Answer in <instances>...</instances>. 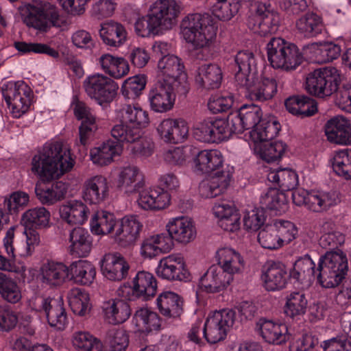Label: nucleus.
<instances>
[{
    "instance_id": "nucleus-1",
    "label": "nucleus",
    "mask_w": 351,
    "mask_h": 351,
    "mask_svg": "<svg viewBox=\"0 0 351 351\" xmlns=\"http://www.w3.org/2000/svg\"><path fill=\"white\" fill-rule=\"evenodd\" d=\"M75 161L70 149L61 141L46 143L34 156L31 171L43 182L35 187L36 197L43 204L52 205L64 198L68 184L58 179L73 167Z\"/></svg>"
},
{
    "instance_id": "nucleus-2",
    "label": "nucleus",
    "mask_w": 351,
    "mask_h": 351,
    "mask_svg": "<svg viewBox=\"0 0 351 351\" xmlns=\"http://www.w3.org/2000/svg\"><path fill=\"white\" fill-rule=\"evenodd\" d=\"M180 29L184 39L194 49H208L215 40L217 28L210 15L195 13L182 19Z\"/></svg>"
},
{
    "instance_id": "nucleus-3",
    "label": "nucleus",
    "mask_w": 351,
    "mask_h": 351,
    "mask_svg": "<svg viewBox=\"0 0 351 351\" xmlns=\"http://www.w3.org/2000/svg\"><path fill=\"white\" fill-rule=\"evenodd\" d=\"M88 262L79 260L67 267L62 262L48 261L41 267L42 281L51 287H58L64 283L74 280L76 283L86 285Z\"/></svg>"
},
{
    "instance_id": "nucleus-4",
    "label": "nucleus",
    "mask_w": 351,
    "mask_h": 351,
    "mask_svg": "<svg viewBox=\"0 0 351 351\" xmlns=\"http://www.w3.org/2000/svg\"><path fill=\"white\" fill-rule=\"evenodd\" d=\"M24 23L40 32H46L53 26L62 23L58 8L45 1H34L27 3L21 12Z\"/></svg>"
},
{
    "instance_id": "nucleus-5",
    "label": "nucleus",
    "mask_w": 351,
    "mask_h": 351,
    "mask_svg": "<svg viewBox=\"0 0 351 351\" xmlns=\"http://www.w3.org/2000/svg\"><path fill=\"white\" fill-rule=\"evenodd\" d=\"M348 269L347 258L343 252H328L319 258L317 280L323 287H335L344 278Z\"/></svg>"
},
{
    "instance_id": "nucleus-6",
    "label": "nucleus",
    "mask_w": 351,
    "mask_h": 351,
    "mask_svg": "<svg viewBox=\"0 0 351 351\" xmlns=\"http://www.w3.org/2000/svg\"><path fill=\"white\" fill-rule=\"evenodd\" d=\"M268 60L272 67L287 71L295 70L302 62L298 47L280 37H274L267 45Z\"/></svg>"
},
{
    "instance_id": "nucleus-7",
    "label": "nucleus",
    "mask_w": 351,
    "mask_h": 351,
    "mask_svg": "<svg viewBox=\"0 0 351 351\" xmlns=\"http://www.w3.org/2000/svg\"><path fill=\"white\" fill-rule=\"evenodd\" d=\"M1 92L14 118L19 119L28 111L34 94L25 82H7L3 84Z\"/></svg>"
},
{
    "instance_id": "nucleus-8",
    "label": "nucleus",
    "mask_w": 351,
    "mask_h": 351,
    "mask_svg": "<svg viewBox=\"0 0 351 351\" xmlns=\"http://www.w3.org/2000/svg\"><path fill=\"white\" fill-rule=\"evenodd\" d=\"M279 25V14L271 8L267 1H257L254 10L248 16L247 20L248 28L261 36L275 34Z\"/></svg>"
},
{
    "instance_id": "nucleus-9",
    "label": "nucleus",
    "mask_w": 351,
    "mask_h": 351,
    "mask_svg": "<svg viewBox=\"0 0 351 351\" xmlns=\"http://www.w3.org/2000/svg\"><path fill=\"white\" fill-rule=\"evenodd\" d=\"M340 75L335 67H324L310 73L306 80V91L314 96L324 98L337 90Z\"/></svg>"
},
{
    "instance_id": "nucleus-10",
    "label": "nucleus",
    "mask_w": 351,
    "mask_h": 351,
    "mask_svg": "<svg viewBox=\"0 0 351 351\" xmlns=\"http://www.w3.org/2000/svg\"><path fill=\"white\" fill-rule=\"evenodd\" d=\"M293 203L299 206H304L313 212L320 213L337 204L338 196L335 192L322 191H307L298 189L292 193Z\"/></svg>"
},
{
    "instance_id": "nucleus-11",
    "label": "nucleus",
    "mask_w": 351,
    "mask_h": 351,
    "mask_svg": "<svg viewBox=\"0 0 351 351\" xmlns=\"http://www.w3.org/2000/svg\"><path fill=\"white\" fill-rule=\"evenodd\" d=\"M234 133L237 132L230 121V114L227 119L204 120L194 130L195 138L205 143H219L228 139Z\"/></svg>"
},
{
    "instance_id": "nucleus-12",
    "label": "nucleus",
    "mask_w": 351,
    "mask_h": 351,
    "mask_svg": "<svg viewBox=\"0 0 351 351\" xmlns=\"http://www.w3.org/2000/svg\"><path fill=\"white\" fill-rule=\"evenodd\" d=\"M235 312L232 309H222L210 315L203 328V335L206 341L212 344L223 340L228 330L232 326Z\"/></svg>"
},
{
    "instance_id": "nucleus-13",
    "label": "nucleus",
    "mask_w": 351,
    "mask_h": 351,
    "mask_svg": "<svg viewBox=\"0 0 351 351\" xmlns=\"http://www.w3.org/2000/svg\"><path fill=\"white\" fill-rule=\"evenodd\" d=\"M132 282V287L125 285L120 287L117 291L119 295L127 297L130 300L135 298L148 300L156 293V280L153 274L148 271H138Z\"/></svg>"
},
{
    "instance_id": "nucleus-14",
    "label": "nucleus",
    "mask_w": 351,
    "mask_h": 351,
    "mask_svg": "<svg viewBox=\"0 0 351 351\" xmlns=\"http://www.w3.org/2000/svg\"><path fill=\"white\" fill-rule=\"evenodd\" d=\"M118 89L117 83L103 74L89 76V97L101 106L112 102Z\"/></svg>"
},
{
    "instance_id": "nucleus-15",
    "label": "nucleus",
    "mask_w": 351,
    "mask_h": 351,
    "mask_svg": "<svg viewBox=\"0 0 351 351\" xmlns=\"http://www.w3.org/2000/svg\"><path fill=\"white\" fill-rule=\"evenodd\" d=\"M180 7L174 0H160L150 8L149 14L158 29H169L176 24Z\"/></svg>"
},
{
    "instance_id": "nucleus-16",
    "label": "nucleus",
    "mask_w": 351,
    "mask_h": 351,
    "mask_svg": "<svg viewBox=\"0 0 351 351\" xmlns=\"http://www.w3.org/2000/svg\"><path fill=\"white\" fill-rule=\"evenodd\" d=\"M142 228L136 216H125L117 222L113 239L121 247H130L138 239Z\"/></svg>"
},
{
    "instance_id": "nucleus-17",
    "label": "nucleus",
    "mask_w": 351,
    "mask_h": 351,
    "mask_svg": "<svg viewBox=\"0 0 351 351\" xmlns=\"http://www.w3.org/2000/svg\"><path fill=\"white\" fill-rule=\"evenodd\" d=\"M157 276L167 280H184L189 277L184 257L173 254L160 259L156 269Z\"/></svg>"
},
{
    "instance_id": "nucleus-18",
    "label": "nucleus",
    "mask_w": 351,
    "mask_h": 351,
    "mask_svg": "<svg viewBox=\"0 0 351 351\" xmlns=\"http://www.w3.org/2000/svg\"><path fill=\"white\" fill-rule=\"evenodd\" d=\"M158 82L172 85L185 80L186 74L182 60L174 55L161 57L158 62Z\"/></svg>"
},
{
    "instance_id": "nucleus-19",
    "label": "nucleus",
    "mask_w": 351,
    "mask_h": 351,
    "mask_svg": "<svg viewBox=\"0 0 351 351\" xmlns=\"http://www.w3.org/2000/svg\"><path fill=\"white\" fill-rule=\"evenodd\" d=\"M100 266L104 277L117 282L127 278L130 267L125 257L119 252L106 254L100 261Z\"/></svg>"
},
{
    "instance_id": "nucleus-20",
    "label": "nucleus",
    "mask_w": 351,
    "mask_h": 351,
    "mask_svg": "<svg viewBox=\"0 0 351 351\" xmlns=\"http://www.w3.org/2000/svg\"><path fill=\"white\" fill-rule=\"evenodd\" d=\"M262 115L259 106L245 104L238 111L230 114V121L237 133H242L245 130L256 128L262 120Z\"/></svg>"
},
{
    "instance_id": "nucleus-21",
    "label": "nucleus",
    "mask_w": 351,
    "mask_h": 351,
    "mask_svg": "<svg viewBox=\"0 0 351 351\" xmlns=\"http://www.w3.org/2000/svg\"><path fill=\"white\" fill-rule=\"evenodd\" d=\"M175 99L174 85L164 82L158 81L149 91L151 108L157 112L170 110L173 106Z\"/></svg>"
},
{
    "instance_id": "nucleus-22",
    "label": "nucleus",
    "mask_w": 351,
    "mask_h": 351,
    "mask_svg": "<svg viewBox=\"0 0 351 351\" xmlns=\"http://www.w3.org/2000/svg\"><path fill=\"white\" fill-rule=\"evenodd\" d=\"M239 87L246 90L251 100L260 102L271 99L277 92V83L275 79L262 77L259 80L258 75L252 80L246 82V84Z\"/></svg>"
},
{
    "instance_id": "nucleus-23",
    "label": "nucleus",
    "mask_w": 351,
    "mask_h": 351,
    "mask_svg": "<svg viewBox=\"0 0 351 351\" xmlns=\"http://www.w3.org/2000/svg\"><path fill=\"white\" fill-rule=\"evenodd\" d=\"M232 176V172L228 168L216 171L199 184L200 195L204 198H213L223 193L229 186Z\"/></svg>"
},
{
    "instance_id": "nucleus-24",
    "label": "nucleus",
    "mask_w": 351,
    "mask_h": 351,
    "mask_svg": "<svg viewBox=\"0 0 351 351\" xmlns=\"http://www.w3.org/2000/svg\"><path fill=\"white\" fill-rule=\"evenodd\" d=\"M327 139L333 143L348 145L351 144V124L341 116L330 119L325 125Z\"/></svg>"
},
{
    "instance_id": "nucleus-25",
    "label": "nucleus",
    "mask_w": 351,
    "mask_h": 351,
    "mask_svg": "<svg viewBox=\"0 0 351 351\" xmlns=\"http://www.w3.org/2000/svg\"><path fill=\"white\" fill-rule=\"evenodd\" d=\"M145 185L144 176L140 169L134 165L121 168L117 180V188L127 194L139 191Z\"/></svg>"
},
{
    "instance_id": "nucleus-26",
    "label": "nucleus",
    "mask_w": 351,
    "mask_h": 351,
    "mask_svg": "<svg viewBox=\"0 0 351 351\" xmlns=\"http://www.w3.org/2000/svg\"><path fill=\"white\" fill-rule=\"evenodd\" d=\"M157 131L165 142L176 144L187 138L189 127L182 119H167L160 122Z\"/></svg>"
},
{
    "instance_id": "nucleus-27",
    "label": "nucleus",
    "mask_w": 351,
    "mask_h": 351,
    "mask_svg": "<svg viewBox=\"0 0 351 351\" xmlns=\"http://www.w3.org/2000/svg\"><path fill=\"white\" fill-rule=\"evenodd\" d=\"M238 70L234 79L237 86L246 84V82L252 80L258 75L256 60L252 52L249 51H239L234 58Z\"/></svg>"
},
{
    "instance_id": "nucleus-28",
    "label": "nucleus",
    "mask_w": 351,
    "mask_h": 351,
    "mask_svg": "<svg viewBox=\"0 0 351 351\" xmlns=\"http://www.w3.org/2000/svg\"><path fill=\"white\" fill-rule=\"evenodd\" d=\"M169 234L180 243L186 244L196 237V229L193 220L186 217L172 218L166 225Z\"/></svg>"
},
{
    "instance_id": "nucleus-29",
    "label": "nucleus",
    "mask_w": 351,
    "mask_h": 351,
    "mask_svg": "<svg viewBox=\"0 0 351 351\" xmlns=\"http://www.w3.org/2000/svg\"><path fill=\"white\" fill-rule=\"evenodd\" d=\"M40 308L51 327L60 330L66 328L69 320L62 302L54 298H42Z\"/></svg>"
},
{
    "instance_id": "nucleus-30",
    "label": "nucleus",
    "mask_w": 351,
    "mask_h": 351,
    "mask_svg": "<svg viewBox=\"0 0 351 351\" xmlns=\"http://www.w3.org/2000/svg\"><path fill=\"white\" fill-rule=\"evenodd\" d=\"M101 309L105 319L112 325L125 322L132 313L128 303L119 298H111L104 301L102 303Z\"/></svg>"
},
{
    "instance_id": "nucleus-31",
    "label": "nucleus",
    "mask_w": 351,
    "mask_h": 351,
    "mask_svg": "<svg viewBox=\"0 0 351 351\" xmlns=\"http://www.w3.org/2000/svg\"><path fill=\"white\" fill-rule=\"evenodd\" d=\"M216 258L219 267L230 275L233 280L234 274H240L245 267V261L240 253L232 248L223 247L217 251Z\"/></svg>"
},
{
    "instance_id": "nucleus-32",
    "label": "nucleus",
    "mask_w": 351,
    "mask_h": 351,
    "mask_svg": "<svg viewBox=\"0 0 351 351\" xmlns=\"http://www.w3.org/2000/svg\"><path fill=\"white\" fill-rule=\"evenodd\" d=\"M232 281L218 266L212 265L199 280L201 288L208 293H217L224 290Z\"/></svg>"
},
{
    "instance_id": "nucleus-33",
    "label": "nucleus",
    "mask_w": 351,
    "mask_h": 351,
    "mask_svg": "<svg viewBox=\"0 0 351 351\" xmlns=\"http://www.w3.org/2000/svg\"><path fill=\"white\" fill-rule=\"evenodd\" d=\"M138 206L146 210L165 208L170 202L169 194L162 189H148L139 193L137 200Z\"/></svg>"
},
{
    "instance_id": "nucleus-34",
    "label": "nucleus",
    "mask_w": 351,
    "mask_h": 351,
    "mask_svg": "<svg viewBox=\"0 0 351 351\" xmlns=\"http://www.w3.org/2000/svg\"><path fill=\"white\" fill-rule=\"evenodd\" d=\"M256 328L263 339L269 343L280 345L289 339L288 330L284 324L260 319L256 324Z\"/></svg>"
},
{
    "instance_id": "nucleus-35",
    "label": "nucleus",
    "mask_w": 351,
    "mask_h": 351,
    "mask_svg": "<svg viewBox=\"0 0 351 351\" xmlns=\"http://www.w3.org/2000/svg\"><path fill=\"white\" fill-rule=\"evenodd\" d=\"M156 304L160 313L167 318L179 317L183 313L184 301L178 294L173 291L161 293Z\"/></svg>"
},
{
    "instance_id": "nucleus-36",
    "label": "nucleus",
    "mask_w": 351,
    "mask_h": 351,
    "mask_svg": "<svg viewBox=\"0 0 351 351\" xmlns=\"http://www.w3.org/2000/svg\"><path fill=\"white\" fill-rule=\"evenodd\" d=\"M262 278L267 291L282 289L287 282L286 267L280 262H269Z\"/></svg>"
},
{
    "instance_id": "nucleus-37",
    "label": "nucleus",
    "mask_w": 351,
    "mask_h": 351,
    "mask_svg": "<svg viewBox=\"0 0 351 351\" xmlns=\"http://www.w3.org/2000/svg\"><path fill=\"white\" fill-rule=\"evenodd\" d=\"M214 215L219 219V226L226 231L234 232L239 229L240 217L232 205L227 202L215 204Z\"/></svg>"
},
{
    "instance_id": "nucleus-38",
    "label": "nucleus",
    "mask_w": 351,
    "mask_h": 351,
    "mask_svg": "<svg viewBox=\"0 0 351 351\" xmlns=\"http://www.w3.org/2000/svg\"><path fill=\"white\" fill-rule=\"evenodd\" d=\"M195 82L206 89L218 88L222 80V72L217 64H205L198 67L195 77Z\"/></svg>"
},
{
    "instance_id": "nucleus-39",
    "label": "nucleus",
    "mask_w": 351,
    "mask_h": 351,
    "mask_svg": "<svg viewBox=\"0 0 351 351\" xmlns=\"http://www.w3.org/2000/svg\"><path fill=\"white\" fill-rule=\"evenodd\" d=\"M99 34L104 42L112 47H119L126 40L127 32L124 26L112 20L101 25Z\"/></svg>"
},
{
    "instance_id": "nucleus-40",
    "label": "nucleus",
    "mask_w": 351,
    "mask_h": 351,
    "mask_svg": "<svg viewBox=\"0 0 351 351\" xmlns=\"http://www.w3.org/2000/svg\"><path fill=\"white\" fill-rule=\"evenodd\" d=\"M194 162L198 171L209 173L222 167L223 158L221 153L217 149H205L197 153Z\"/></svg>"
},
{
    "instance_id": "nucleus-41",
    "label": "nucleus",
    "mask_w": 351,
    "mask_h": 351,
    "mask_svg": "<svg viewBox=\"0 0 351 351\" xmlns=\"http://www.w3.org/2000/svg\"><path fill=\"white\" fill-rule=\"evenodd\" d=\"M121 121L138 129L145 128L149 122L148 113L136 105L124 104L118 111Z\"/></svg>"
},
{
    "instance_id": "nucleus-42",
    "label": "nucleus",
    "mask_w": 351,
    "mask_h": 351,
    "mask_svg": "<svg viewBox=\"0 0 351 351\" xmlns=\"http://www.w3.org/2000/svg\"><path fill=\"white\" fill-rule=\"evenodd\" d=\"M298 33L306 38H313L320 34L324 29L322 18L317 14L308 12L296 21Z\"/></svg>"
},
{
    "instance_id": "nucleus-43",
    "label": "nucleus",
    "mask_w": 351,
    "mask_h": 351,
    "mask_svg": "<svg viewBox=\"0 0 351 351\" xmlns=\"http://www.w3.org/2000/svg\"><path fill=\"white\" fill-rule=\"evenodd\" d=\"M315 266L310 256L305 255L295 262L290 276L300 284L308 285L314 278Z\"/></svg>"
},
{
    "instance_id": "nucleus-44",
    "label": "nucleus",
    "mask_w": 351,
    "mask_h": 351,
    "mask_svg": "<svg viewBox=\"0 0 351 351\" xmlns=\"http://www.w3.org/2000/svg\"><path fill=\"white\" fill-rule=\"evenodd\" d=\"M321 232L319 244L324 248L337 249L345 242L344 234L337 230L332 221H324L321 226Z\"/></svg>"
},
{
    "instance_id": "nucleus-45",
    "label": "nucleus",
    "mask_w": 351,
    "mask_h": 351,
    "mask_svg": "<svg viewBox=\"0 0 351 351\" xmlns=\"http://www.w3.org/2000/svg\"><path fill=\"white\" fill-rule=\"evenodd\" d=\"M117 219L114 215L105 210L97 211L92 217L90 229L93 234L104 235L115 230Z\"/></svg>"
},
{
    "instance_id": "nucleus-46",
    "label": "nucleus",
    "mask_w": 351,
    "mask_h": 351,
    "mask_svg": "<svg viewBox=\"0 0 351 351\" xmlns=\"http://www.w3.org/2000/svg\"><path fill=\"white\" fill-rule=\"evenodd\" d=\"M280 123L274 118L263 119L256 128L250 132V137L254 142H267L277 136Z\"/></svg>"
},
{
    "instance_id": "nucleus-47",
    "label": "nucleus",
    "mask_w": 351,
    "mask_h": 351,
    "mask_svg": "<svg viewBox=\"0 0 351 351\" xmlns=\"http://www.w3.org/2000/svg\"><path fill=\"white\" fill-rule=\"evenodd\" d=\"M284 306L285 315L291 318H295L306 313L308 300L302 291H295L286 296Z\"/></svg>"
},
{
    "instance_id": "nucleus-48",
    "label": "nucleus",
    "mask_w": 351,
    "mask_h": 351,
    "mask_svg": "<svg viewBox=\"0 0 351 351\" xmlns=\"http://www.w3.org/2000/svg\"><path fill=\"white\" fill-rule=\"evenodd\" d=\"M60 215L68 224H82L86 218V206L81 201H71L60 208Z\"/></svg>"
},
{
    "instance_id": "nucleus-49",
    "label": "nucleus",
    "mask_w": 351,
    "mask_h": 351,
    "mask_svg": "<svg viewBox=\"0 0 351 351\" xmlns=\"http://www.w3.org/2000/svg\"><path fill=\"white\" fill-rule=\"evenodd\" d=\"M118 147L114 142L108 141L90 152V158L95 165H108L112 162L115 156L119 155Z\"/></svg>"
},
{
    "instance_id": "nucleus-50",
    "label": "nucleus",
    "mask_w": 351,
    "mask_h": 351,
    "mask_svg": "<svg viewBox=\"0 0 351 351\" xmlns=\"http://www.w3.org/2000/svg\"><path fill=\"white\" fill-rule=\"evenodd\" d=\"M50 213L44 207H36L25 212L21 217V223L24 227L37 229L49 226Z\"/></svg>"
},
{
    "instance_id": "nucleus-51",
    "label": "nucleus",
    "mask_w": 351,
    "mask_h": 351,
    "mask_svg": "<svg viewBox=\"0 0 351 351\" xmlns=\"http://www.w3.org/2000/svg\"><path fill=\"white\" fill-rule=\"evenodd\" d=\"M70 242L71 255L79 258L88 256V231L84 228L79 226L73 228L70 233Z\"/></svg>"
},
{
    "instance_id": "nucleus-52",
    "label": "nucleus",
    "mask_w": 351,
    "mask_h": 351,
    "mask_svg": "<svg viewBox=\"0 0 351 351\" xmlns=\"http://www.w3.org/2000/svg\"><path fill=\"white\" fill-rule=\"evenodd\" d=\"M134 319L136 326L147 332L158 330L161 326L159 315L147 308L138 309L134 315Z\"/></svg>"
},
{
    "instance_id": "nucleus-53",
    "label": "nucleus",
    "mask_w": 351,
    "mask_h": 351,
    "mask_svg": "<svg viewBox=\"0 0 351 351\" xmlns=\"http://www.w3.org/2000/svg\"><path fill=\"white\" fill-rule=\"evenodd\" d=\"M71 106L73 108L75 117L78 120H82L79 128V137L80 145L86 148L88 143V110L86 104L81 101L77 95L72 98Z\"/></svg>"
},
{
    "instance_id": "nucleus-54",
    "label": "nucleus",
    "mask_w": 351,
    "mask_h": 351,
    "mask_svg": "<svg viewBox=\"0 0 351 351\" xmlns=\"http://www.w3.org/2000/svg\"><path fill=\"white\" fill-rule=\"evenodd\" d=\"M269 181L276 183L282 191L295 189L298 184L297 173L290 169H281L271 171L267 175Z\"/></svg>"
},
{
    "instance_id": "nucleus-55",
    "label": "nucleus",
    "mask_w": 351,
    "mask_h": 351,
    "mask_svg": "<svg viewBox=\"0 0 351 351\" xmlns=\"http://www.w3.org/2000/svg\"><path fill=\"white\" fill-rule=\"evenodd\" d=\"M110 134L118 143L130 145L135 140H138L143 132L141 129L121 121V123L112 128Z\"/></svg>"
},
{
    "instance_id": "nucleus-56",
    "label": "nucleus",
    "mask_w": 351,
    "mask_h": 351,
    "mask_svg": "<svg viewBox=\"0 0 351 351\" xmlns=\"http://www.w3.org/2000/svg\"><path fill=\"white\" fill-rule=\"evenodd\" d=\"M14 226L10 227L6 232L5 236L3 238V247L5 252L9 256L10 258H7L5 256L0 254V269L16 272V267L12 258H15L19 254L16 249L13 245L14 239Z\"/></svg>"
},
{
    "instance_id": "nucleus-57",
    "label": "nucleus",
    "mask_w": 351,
    "mask_h": 351,
    "mask_svg": "<svg viewBox=\"0 0 351 351\" xmlns=\"http://www.w3.org/2000/svg\"><path fill=\"white\" fill-rule=\"evenodd\" d=\"M0 295L8 302L15 304L21 299L17 282L10 276L0 272Z\"/></svg>"
},
{
    "instance_id": "nucleus-58",
    "label": "nucleus",
    "mask_w": 351,
    "mask_h": 351,
    "mask_svg": "<svg viewBox=\"0 0 351 351\" xmlns=\"http://www.w3.org/2000/svg\"><path fill=\"white\" fill-rule=\"evenodd\" d=\"M29 201V197L27 193L21 191H15L5 197L1 208L10 217V215H16L24 209Z\"/></svg>"
},
{
    "instance_id": "nucleus-59",
    "label": "nucleus",
    "mask_w": 351,
    "mask_h": 351,
    "mask_svg": "<svg viewBox=\"0 0 351 351\" xmlns=\"http://www.w3.org/2000/svg\"><path fill=\"white\" fill-rule=\"evenodd\" d=\"M287 150V145L282 141L266 142L260 145L259 156L267 162L280 159Z\"/></svg>"
},
{
    "instance_id": "nucleus-60",
    "label": "nucleus",
    "mask_w": 351,
    "mask_h": 351,
    "mask_svg": "<svg viewBox=\"0 0 351 351\" xmlns=\"http://www.w3.org/2000/svg\"><path fill=\"white\" fill-rule=\"evenodd\" d=\"M332 169L346 180L351 178V149H344L336 153L333 158Z\"/></svg>"
},
{
    "instance_id": "nucleus-61",
    "label": "nucleus",
    "mask_w": 351,
    "mask_h": 351,
    "mask_svg": "<svg viewBox=\"0 0 351 351\" xmlns=\"http://www.w3.org/2000/svg\"><path fill=\"white\" fill-rule=\"evenodd\" d=\"M14 47L21 56L34 53L47 54L52 58H58L59 56V53L56 49L43 43L16 41L14 43Z\"/></svg>"
},
{
    "instance_id": "nucleus-62",
    "label": "nucleus",
    "mask_w": 351,
    "mask_h": 351,
    "mask_svg": "<svg viewBox=\"0 0 351 351\" xmlns=\"http://www.w3.org/2000/svg\"><path fill=\"white\" fill-rule=\"evenodd\" d=\"M108 191L107 180L102 176H96L89 180V202L97 204L103 201Z\"/></svg>"
},
{
    "instance_id": "nucleus-63",
    "label": "nucleus",
    "mask_w": 351,
    "mask_h": 351,
    "mask_svg": "<svg viewBox=\"0 0 351 351\" xmlns=\"http://www.w3.org/2000/svg\"><path fill=\"white\" fill-rule=\"evenodd\" d=\"M258 241L265 249L274 250L282 247L281 239L274 224L267 225L258 232Z\"/></svg>"
},
{
    "instance_id": "nucleus-64",
    "label": "nucleus",
    "mask_w": 351,
    "mask_h": 351,
    "mask_svg": "<svg viewBox=\"0 0 351 351\" xmlns=\"http://www.w3.org/2000/svg\"><path fill=\"white\" fill-rule=\"evenodd\" d=\"M69 305L75 314L80 316L85 315L88 306V292L85 288L72 289L69 297Z\"/></svg>"
}]
</instances>
